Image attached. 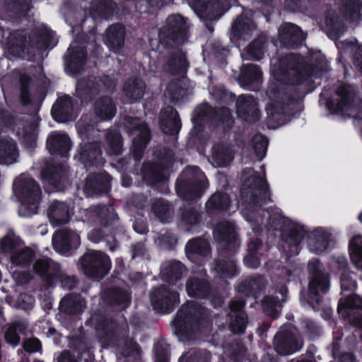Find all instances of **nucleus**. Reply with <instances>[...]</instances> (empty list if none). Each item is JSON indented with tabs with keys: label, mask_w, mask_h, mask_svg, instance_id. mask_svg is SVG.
I'll return each mask as SVG.
<instances>
[{
	"label": "nucleus",
	"mask_w": 362,
	"mask_h": 362,
	"mask_svg": "<svg viewBox=\"0 0 362 362\" xmlns=\"http://www.w3.org/2000/svg\"><path fill=\"white\" fill-rule=\"evenodd\" d=\"M37 125L31 123L28 128L23 129L22 132H18L23 142L28 144L30 147H33L35 141V136L37 132Z\"/></svg>",
	"instance_id": "bf43d9fd"
},
{
	"label": "nucleus",
	"mask_w": 362,
	"mask_h": 362,
	"mask_svg": "<svg viewBox=\"0 0 362 362\" xmlns=\"http://www.w3.org/2000/svg\"><path fill=\"white\" fill-rule=\"evenodd\" d=\"M309 273L312 275L308 291H303L300 295L302 305L306 303L314 310L320 309L322 296L329 289L328 276L322 270V264L318 259L310 260L308 264Z\"/></svg>",
	"instance_id": "39448f33"
},
{
	"label": "nucleus",
	"mask_w": 362,
	"mask_h": 362,
	"mask_svg": "<svg viewBox=\"0 0 362 362\" xmlns=\"http://www.w3.org/2000/svg\"><path fill=\"white\" fill-rule=\"evenodd\" d=\"M216 271L221 278H230L238 274L236 264L233 259L223 260L218 263Z\"/></svg>",
	"instance_id": "603ef678"
},
{
	"label": "nucleus",
	"mask_w": 362,
	"mask_h": 362,
	"mask_svg": "<svg viewBox=\"0 0 362 362\" xmlns=\"http://www.w3.org/2000/svg\"><path fill=\"white\" fill-rule=\"evenodd\" d=\"M124 125L132 139L134 156L139 160L141 152L150 139V132L146 124L137 118L127 117Z\"/></svg>",
	"instance_id": "6e6552de"
},
{
	"label": "nucleus",
	"mask_w": 362,
	"mask_h": 362,
	"mask_svg": "<svg viewBox=\"0 0 362 362\" xmlns=\"http://www.w3.org/2000/svg\"><path fill=\"white\" fill-rule=\"evenodd\" d=\"M305 37L299 27L292 23H284L279 29V40L283 46L296 48L301 44Z\"/></svg>",
	"instance_id": "f3484780"
},
{
	"label": "nucleus",
	"mask_w": 362,
	"mask_h": 362,
	"mask_svg": "<svg viewBox=\"0 0 362 362\" xmlns=\"http://www.w3.org/2000/svg\"><path fill=\"white\" fill-rule=\"evenodd\" d=\"M71 143L67 134L59 132H52L47 140V147L52 154L66 156L71 149Z\"/></svg>",
	"instance_id": "412c9836"
},
{
	"label": "nucleus",
	"mask_w": 362,
	"mask_h": 362,
	"mask_svg": "<svg viewBox=\"0 0 362 362\" xmlns=\"http://www.w3.org/2000/svg\"><path fill=\"white\" fill-rule=\"evenodd\" d=\"M353 308L362 310V298L357 295H349L346 300H340L338 305V312L342 316L346 317L349 315V310ZM350 322L355 326L362 328V316L350 320Z\"/></svg>",
	"instance_id": "7c9ffc66"
},
{
	"label": "nucleus",
	"mask_w": 362,
	"mask_h": 362,
	"mask_svg": "<svg viewBox=\"0 0 362 362\" xmlns=\"http://www.w3.org/2000/svg\"><path fill=\"white\" fill-rule=\"evenodd\" d=\"M116 86V79L115 77L106 76L101 80V83L97 82L95 85L94 81H80L76 84V92L78 96H82L83 93L94 94L98 91L107 90L113 91Z\"/></svg>",
	"instance_id": "a211bd4d"
},
{
	"label": "nucleus",
	"mask_w": 362,
	"mask_h": 362,
	"mask_svg": "<svg viewBox=\"0 0 362 362\" xmlns=\"http://www.w3.org/2000/svg\"><path fill=\"white\" fill-rule=\"evenodd\" d=\"M51 112L53 118L59 122L70 119L72 114L71 98L68 95L59 98L53 105Z\"/></svg>",
	"instance_id": "473e14b6"
},
{
	"label": "nucleus",
	"mask_w": 362,
	"mask_h": 362,
	"mask_svg": "<svg viewBox=\"0 0 362 362\" xmlns=\"http://www.w3.org/2000/svg\"><path fill=\"white\" fill-rule=\"evenodd\" d=\"M205 272H201L198 275H194L189 279L186 284V291L189 296L192 297L204 298L209 292V285L204 278Z\"/></svg>",
	"instance_id": "2f4dec72"
},
{
	"label": "nucleus",
	"mask_w": 362,
	"mask_h": 362,
	"mask_svg": "<svg viewBox=\"0 0 362 362\" xmlns=\"http://www.w3.org/2000/svg\"><path fill=\"white\" fill-rule=\"evenodd\" d=\"M112 8V0H94L89 8V14L94 19L106 18Z\"/></svg>",
	"instance_id": "a18cd8bd"
},
{
	"label": "nucleus",
	"mask_w": 362,
	"mask_h": 362,
	"mask_svg": "<svg viewBox=\"0 0 362 362\" xmlns=\"http://www.w3.org/2000/svg\"><path fill=\"white\" fill-rule=\"evenodd\" d=\"M85 307L84 300L76 294H71L64 297L59 304L61 310L70 315H74L83 311Z\"/></svg>",
	"instance_id": "ea45409f"
},
{
	"label": "nucleus",
	"mask_w": 362,
	"mask_h": 362,
	"mask_svg": "<svg viewBox=\"0 0 362 362\" xmlns=\"http://www.w3.org/2000/svg\"><path fill=\"white\" fill-rule=\"evenodd\" d=\"M78 133L81 134L83 143L81 144L79 151V160L87 165V163L90 161V163H94L95 159L100 155V149L98 143H90L86 144V132L87 129H83L78 123L77 124Z\"/></svg>",
	"instance_id": "bb28decb"
},
{
	"label": "nucleus",
	"mask_w": 362,
	"mask_h": 362,
	"mask_svg": "<svg viewBox=\"0 0 362 362\" xmlns=\"http://www.w3.org/2000/svg\"><path fill=\"white\" fill-rule=\"evenodd\" d=\"M341 293L344 294L346 291H353L356 288V282L349 274L344 273L341 277Z\"/></svg>",
	"instance_id": "69168bd1"
},
{
	"label": "nucleus",
	"mask_w": 362,
	"mask_h": 362,
	"mask_svg": "<svg viewBox=\"0 0 362 362\" xmlns=\"http://www.w3.org/2000/svg\"><path fill=\"white\" fill-rule=\"evenodd\" d=\"M276 351L282 356L290 355L301 349L303 343L300 337L291 329H281L274 339Z\"/></svg>",
	"instance_id": "9b49d317"
},
{
	"label": "nucleus",
	"mask_w": 362,
	"mask_h": 362,
	"mask_svg": "<svg viewBox=\"0 0 362 362\" xmlns=\"http://www.w3.org/2000/svg\"><path fill=\"white\" fill-rule=\"evenodd\" d=\"M262 169L263 170L262 175H257L251 168H245L243 171L241 189L243 201L240 204L243 216L247 222L251 223V227L255 233L259 232V229L255 228V225L264 224L265 218L269 221L266 226L269 225V227L273 228L276 226V222H278L281 224V230H283L282 221L284 218H288V217L281 216L280 214H278V217H276V215L273 217L268 210L263 211L257 206L259 204V206H262L270 201L268 184L264 178V167H262Z\"/></svg>",
	"instance_id": "f257e3e1"
},
{
	"label": "nucleus",
	"mask_w": 362,
	"mask_h": 362,
	"mask_svg": "<svg viewBox=\"0 0 362 362\" xmlns=\"http://www.w3.org/2000/svg\"><path fill=\"white\" fill-rule=\"evenodd\" d=\"M237 114L249 122H255L259 118L257 103L250 95H244L237 102Z\"/></svg>",
	"instance_id": "5701e85b"
},
{
	"label": "nucleus",
	"mask_w": 362,
	"mask_h": 362,
	"mask_svg": "<svg viewBox=\"0 0 362 362\" xmlns=\"http://www.w3.org/2000/svg\"><path fill=\"white\" fill-rule=\"evenodd\" d=\"M202 314V312L201 309H197V305L193 301L188 302L186 305H183L177 313L175 323L177 326L181 327L185 323L190 322L194 318L197 317V315Z\"/></svg>",
	"instance_id": "37998d69"
},
{
	"label": "nucleus",
	"mask_w": 362,
	"mask_h": 362,
	"mask_svg": "<svg viewBox=\"0 0 362 362\" xmlns=\"http://www.w3.org/2000/svg\"><path fill=\"white\" fill-rule=\"evenodd\" d=\"M282 223V249L286 255H298L305 235H308L307 245L310 252L322 254L329 249L333 240L331 229L317 227L309 231L303 223L291 218H284Z\"/></svg>",
	"instance_id": "7ed1b4c3"
},
{
	"label": "nucleus",
	"mask_w": 362,
	"mask_h": 362,
	"mask_svg": "<svg viewBox=\"0 0 362 362\" xmlns=\"http://www.w3.org/2000/svg\"><path fill=\"white\" fill-rule=\"evenodd\" d=\"M35 257L34 251L28 247H21L10 256L12 276L18 284H24L29 281L33 276L28 272H20L15 268H26L30 266Z\"/></svg>",
	"instance_id": "1a4fd4ad"
},
{
	"label": "nucleus",
	"mask_w": 362,
	"mask_h": 362,
	"mask_svg": "<svg viewBox=\"0 0 362 362\" xmlns=\"http://www.w3.org/2000/svg\"><path fill=\"white\" fill-rule=\"evenodd\" d=\"M244 304L240 301L232 302L230 304V327L236 334L245 332L247 324V316L243 311Z\"/></svg>",
	"instance_id": "a878e982"
},
{
	"label": "nucleus",
	"mask_w": 362,
	"mask_h": 362,
	"mask_svg": "<svg viewBox=\"0 0 362 362\" xmlns=\"http://www.w3.org/2000/svg\"><path fill=\"white\" fill-rule=\"evenodd\" d=\"M361 4L358 0H341L340 12L351 21H356L359 18Z\"/></svg>",
	"instance_id": "de8ad7c7"
},
{
	"label": "nucleus",
	"mask_w": 362,
	"mask_h": 362,
	"mask_svg": "<svg viewBox=\"0 0 362 362\" xmlns=\"http://www.w3.org/2000/svg\"><path fill=\"white\" fill-rule=\"evenodd\" d=\"M57 279L63 288L66 289H72L76 284V281L74 277L68 276L64 274H62L59 269V272L57 276H54L53 280Z\"/></svg>",
	"instance_id": "338daca9"
},
{
	"label": "nucleus",
	"mask_w": 362,
	"mask_h": 362,
	"mask_svg": "<svg viewBox=\"0 0 362 362\" xmlns=\"http://www.w3.org/2000/svg\"><path fill=\"white\" fill-rule=\"evenodd\" d=\"M252 143L256 154V159L257 160H262L266 155L268 141L267 138L262 134H258L253 136Z\"/></svg>",
	"instance_id": "6e6d98bb"
},
{
	"label": "nucleus",
	"mask_w": 362,
	"mask_h": 362,
	"mask_svg": "<svg viewBox=\"0 0 362 362\" xmlns=\"http://www.w3.org/2000/svg\"><path fill=\"white\" fill-rule=\"evenodd\" d=\"M215 240L228 250L235 251L240 246L235 227L232 222L221 221L214 229Z\"/></svg>",
	"instance_id": "ddd939ff"
},
{
	"label": "nucleus",
	"mask_w": 362,
	"mask_h": 362,
	"mask_svg": "<svg viewBox=\"0 0 362 362\" xmlns=\"http://www.w3.org/2000/svg\"><path fill=\"white\" fill-rule=\"evenodd\" d=\"M14 196L21 203L18 214L30 217L37 213L40 199V188L28 175L22 174L15 179L13 187Z\"/></svg>",
	"instance_id": "20e7f679"
},
{
	"label": "nucleus",
	"mask_w": 362,
	"mask_h": 362,
	"mask_svg": "<svg viewBox=\"0 0 362 362\" xmlns=\"http://www.w3.org/2000/svg\"><path fill=\"white\" fill-rule=\"evenodd\" d=\"M256 30L254 22L245 15L238 18L233 23L231 28L233 39L237 40H247Z\"/></svg>",
	"instance_id": "b1692460"
},
{
	"label": "nucleus",
	"mask_w": 362,
	"mask_h": 362,
	"mask_svg": "<svg viewBox=\"0 0 362 362\" xmlns=\"http://www.w3.org/2000/svg\"><path fill=\"white\" fill-rule=\"evenodd\" d=\"M107 140L109 143L112 153L119 155L122 151V139L117 131H110L107 135Z\"/></svg>",
	"instance_id": "4d7b16f0"
},
{
	"label": "nucleus",
	"mask_w": 362,
	"mask_h": 362,
	"mask_svg": "<svg viewBox=\"0 0 362 362\" xmlns=\"http://www.w3.org/2000/svg\"><path fill=\"white\" fill-rule=\"evenodd\" d=\"M85 43V42L74 40L70 45L64 56L65 70L67 74L74 75L79 73L86 64Z\"/></svg>",
	"instance_id": "f8f14e48"
},
{
	"label": "nucleus",
	"mask_w": 362,
	"mask_h": 362,
	"mask_svg": "<svg viewBox=\"0 0 362 362\" xmlns=\"http://www.w3.org/2000/svg\"><path fill=\"white\" fill-rule=\"evenodd\" d=\"M298 273V270L296 267L289 265L288 267L282 269L279 275L282 281L288 282L294 280Z\"/></svg>",
	"instance_id": "774afa93"
},
{
	"label": "nucleus",
	"mask_w": 362,
	"mask_h": 362,
	"mask_svg": "<svg viewBox=\"0 0 362 362\" xmlns=\"http://www.w3.org/2000/svg\"><path fill=\"white\" fill-rule=\"evenodd\" d=\"M25 327V325L21 322H13L8 328L5 333V339L8 344L12 346H16L20 342L18 332H22Z\"/></svg>",
	"instance_id": "5fc2aeb1"
},
{
	"label": "nucleus",
	"mask_w": 362,
	"mask_h": 362,
	"mask_svg": "<svg viewBox=\"0 0 362 362\" xmlns=\"http://www.w3.org/2000/svg\"><path fill=\"white\" fill-rule=\"evenodd\" d=\"M81 221L88 224L108 225L109 219L113 218L114 212L111 207L107 206H93L88 209L80 211Z\"/></svg>",
	"instance_id": "dca6fc26"
},
{
	"label": "nucleus",
	"mask_w": 362,
	"mask_h": 362,
	"mask_svg": "<svg viewBox=\"0 0 362 362\" xmlns=\"http://www.w3.org/2000/svg\"><path fill=\"white\" fill-rule=\"evenodd\" d=\"M168 346L164 341L158 342L154 347L156 362H168Z\"/></svg>",
	"instance_id": "e2e57ef3"
},
{
	"label": "nucleus",
	"mask_w": 362,
	"mask_h": 362,
	"mask_svg": "<svg viewBox=\"0 0 362 362\" xmlns=\"http://www.w3.org/2000/svg\"><path fill=\"white\" fill-rule=\"evenodd\" d=\"M84 274L91 277H103L110 269L111 262L107 255L100 251H90L80 260Z\"/></svg>",
	"instance_id": "0eeeda50"
},
{
	"label": "nucleus",
	"mask_w": 362,
	"mask_h": 362,
	"mask_svg": "<svg viewBox=\"0 0 362 362\" xmlns=\"http://www.w3.org/2000/svg\"><path fill=\"white\" fill-rule=\"evenodd\" d=\"M33 271L47 281L53 283L54 276L59 272V266L57 263L48 258H42L35 261L33 267Z\"/></svg>",
	"instance_id": "c756f323"
},
{
	"label": "nucleus",
	"mask_w": 362,
	"mask_h": 362,
	"mask_svg": "<svg viewBox=\"0 0 362 362\" xmlns=\"http://www.w3.org/2000/svg\"><path fill=\"white\" fill-rule=\"evenodd\" d=\"M206 4L204 12L211 18L219 14L220 4L218 0H203Z\"/></svg>",
	"instance_id": "0e129e2a"
},
{
	"label": "nucleus",
	"mask_w": 362,
	"mask_h": 362,
	"mask_svg": "<svg viewBox=\"0 0 362 362\" xmlns=\"http://www.w3.org/2000/svg\"><path fill=\"white\" fill-rule=\"evenodd\" d=\"M19 151L16 141L11 138L0 139V164L11 165L18 161Z\"/></svg>",
	"instance_id": "c85d7f7f"
},
{
	"label": "nucleus",
	"mask_w": 362,
	"mask_h": 362,
	"mask_svg": "<svg viewBox=\"0 0 362 362\" xmlns=\"http://www.w3.org/2000/svg\"><path fill=\"white\" fill-rule=\"evenodd\" d=\"M151 301L154 309L160 313H169L173 305L179 301L177 292L160 287L155 289L151 294Z\"/></svg>",
	"instance_id": "4468645a"
},
{
	"label": "nucleus",
	"mask_w": 362,
	"mask_h": 362,
	"mask_svg": "<svg viewBox=\"0 0 362 362\" xmlns=\"http://www.w3.org/2000/svg\"><path fill=\"white\" fill-rule=\"evenodd\" d=\"M234 152L230 146L218 143L213 146L210 158L211 163L216 168L228 166L233 160Z\"/></svg>",
	"instance_id": "4be33fe9"
},
{
	"label": "nucleus",
	"mask_w": 362,
	"mask_h": 362,
	"mask_svg": "<svg viewBox=\"0 0 362 362\" xmlns=\"http://www.w3.org/2000/svg\"><path fill=\"white\" fill-rule=\"evenodd\" d=\"M264 249L258 238L250 240L247 245V255L244 263L249 268H257L259 265V256L262 255Z\"/></svg>",
	"instance_id": "79ce46f5"
},
{
	"label": "nucleus",
	"mask_w": 362,
	"mask_h": 362,
	"mask_svg": "<svg viewBox=\"0 0 362 362\" xmlns=\"http://www.w3.org/2000/svg\"><path fill=\"white\" fill-rule=\"evenodd\" d=\"M160 125L165 134H175L181 128V122L177 112L172 107H166L160 111Z\"/></svg>",
	"instance_id": "6ab92c4d"
},
{
	"label": "nucleus",
	"mask_w": 362,
	"mask_h": 362,
	"mask_svg": "<svg viewBox=\"0 0 362 362\" xmlns=\"http://www.w3.org/2000/svg\"><path fill=\"white\" fill-rule=\"evenodd\" d=\"M187 67L188 63L185 54L181 50H177L173 53L163 69L165 71L169 72L170 74H177L182 76L185 74Z\"/></svg>",
	"instance_id": "e433bc0d"
},
{
	"label": "nucleus",
	"mask_w": 362,
	"mask_h": 362,
	"mask_svg": "<svg viewBox=\"0 0 362 362\" xmlns=\"http://www.w3.org/2000/svg\"><path fill=\"white\" fill-rule=\"evenodd\" d=\"M146 90L144 81L138 77H131L126 80L123 86L125 96L132 100L142 98Z\"/></svg>",
	"instance_id": "c9c22d12"
},
{
	"label": "nucleus",
	"mask_w": 362,
	"mask_h": 362,
	"mask_svg": "<svg viewBox=\"0 0 362 362\" xmlns=\"http://www.w3.org/2000/svg\"><path fill=\"white\" fill-rule=\"evenodd\" d=\"M65 169L64 165H60L59 168H56L54 171H51L49 173L43 171L42 173V178L45 183L53 185L54 188H58V182L61 179L59 173Z\"/></svg>",
	"instance_id": "680f3d73"
},
{
	"label": "nucleus",
	"mask_w": 362,
	"mask_h": 362,
	"mask_svg": "<svg viewBox=\"0 0 362 362\" xmlns=\"http://www.w3.org/2000/svg\"><path fill=\"white\" fill-rule=\"evenodd\" d=\"M209 110L210 107L208 105H204L194 111L192 119L194 129H198L204 122L208 121L209 117L207 112Z\"/></svg>",
	"instance_id": "13d9d810"
},
{
	"label": "nucleus",
	"mask_w": 362,
	"mask_h": 362,
	"mask_svg": "<svg viewBox=\"0 0 362 362\" xmlns=\"http://www.w3.org/2000/svg\"><path fill=\"white\" fill-rule=\"evenodd\" d=\"M206 209L212 213L214 210H225L230 209L228 196L225 193H215L206 204Z\"/></svg>",
	"instance_id": "09e8293b"
},
{
	"label": "nucleus",
	"mask_w": 362,
	"mask_h": 362,
	"mask_svg": "<svg viewBox=\"0 0 362 362\" xmlns=\"http://www.w3.org/2000/svg\"><path fill=\"white\" fill-rule=\"evenodd\" d=\"M153 210L161 222L166 223L168 221L171 214L168 205L159 201L153 204Z\"/></svg>",
	"instance_id": "052dcab7"
},
{
	"label": "nucleus",
	"mask_w": 362,
	"mask_h": 362,
	"mask_svg": "<svg viewBox=\"0 0 362 362\" xmlns=\"http://www.w3.org/2000/svg\"><path fill=\"white\" fill-rule=\"evenodd\" d=\"M21 240L13 234H7L1 238L0 248L3 252L13 254L22 247Z\"/></svg>",
	"instance_id": "3c124183"
},
{
	"label": "nucleus",
	"mask_w": 362,
	"mask_h": 362,
	"mask_svg": "<svg viewBox=\"0 0 362 362\" xmlns=\"http://www.w3.org/2000/svg\"><path fill=\"white\" fill-rule=\"evenodd\" d=\"M72 214L70 207L61 202H52L47 209L49 222L54 227L68 223Z\"/></svg>",
	"instance_id": "aec40b11"
},
{
	"label": "nucleus",
	"mask_w": 362,
	"mask_h": 362,
	"mask_svg": "<svg viewBox=\"0 0 362 362\" xmlns=\"http://www.w3.org/2000/svg\"><path fill=\"white\" fill-rule=\"evenodd\" d=\"M110 177L108 175L90 176L86 180L85 190L88 196L105 192L110 188Z\"/></svg>",
	"instance_id": "f704fd0d"
},
{
	"label": "nucleus",
	"mask_w": 362,
	"mask_h": 362,
	"mask_svg": "<svg viewBox=\"0 0 362 362\" xmlns=\"http://www.w3.org/2000/svg\"><path fill=\"white\" fill-rule=\"evenodd\" d=\"M187 175L194 174L195 180L193 186L187 189V192L184 195L185 199H192L201 197L204 190L208 187V181L204 173L199 168L190 167L185 171Z\"/></svg>",
	"instance_id": "cd10ccee"
},
{
	"label": "nucleus",
	"mask_w": 362,
	"mask_h": 362,
	"mask_svg": "<svg viewBox=\"0 0 362 362\" xmlns=\"http://www.w3.org/2000/svg\"><path fill=\"white\" fill-rule=\"evenodd\" d=\"M189 24L186 18L180 15H172L167 18L166 25L159 33L161 42L172 45L185 42L188 38Z\"/></svg>",
	"instance_id": "423d86ee"
},
{
	"label": "nucleus",
	"mask_w": 362,
	"mask_h": 362,
	"mask_svg": "<svg viewBox=\"0 0 362 362\" xmlns=\"http://www.w3.org/2000/svg\"><path fill=\"white\" fill-rule=\"evenodd\" d=\"M52 244L55 250L63 255H67L72 249H76L81 244L79 235L71 230H62L56 233L52 238Z\"/></svg>",
	"instance_id": "2eb2a0df"
},
{
	"label": "nucleus",
	"mask_w": 362,
	"mask_h": 362,
	"mask_svg": "<svg viewBox=\"0 0 362 362\" xmlns=\"http://www.w3.org/2000/svg\"><path fill=\"white\" fill-rule=\"evenodd\" d=\"M103 297L105 298V301L112 304L124 305V306H126L130 300L129 293L122 290H111L107 294L104 293Z\"/></svg>",
	"instance_id": "864d4df0"
},
{
	"label": "nucleus",
	"mask_w": 362,
	"mask_h": 362,
	"mask_svg": "<svg viewBox=\"0 0 362 362\" xmlns=\"http://www.w3.org/2000/svg\"><path fill=\"white\" fill-rule=\"evenodd\" d=\"M185 250L190 259L197 258L196 256L205 258L209 254L210 247L207 241L196 238L188 241L185 246Z\"/></svg>",
	"instance_id": "a19ab883"
},
{
	"label": "nucleus",
	"mask_w": 362,
	"mask_h": 362,
	"mask_svg": "<svg viewBox=\"0 0 362 362\" xmlns=\"http://www.w3.org/2000/svg\"><path fill=\"white\" fill-rule=\"evenodd\" d=\"M287 292V288L285 286H281L275 297H266L262 302L264 313L273 317H276L280 311L281 304L286 300Z\"/></svg>",
	"instance_id": "72a5a7b5"
},
{
	"label": "nucleus",
	"mask_w": 362,
	"mask_h": 362,
	"mask_svg": "<svg viewBox=\"0 0 362 362\" xmlns=\"http://www.w3.org/2000/svg\"><path fill=\"white\" fill-rule=\"evenodd\" d=\"M354 91L351 86H339L337 90V98L327 103V109L334 114L350 116L353 110Z\"/></svg>",
	"instance_id": "9d476101"
},
{
	"label": "nucleus",
	"mask_w": 362,
	"mask_h": 362,
	"mask_svg": "<svg viewBox=\"0 0 362 362\" xmlns=\"http://www.w3.org/2000/svg\"><path fill=\"white\" fill-rule=\"evenodd\" d=\"M124 27L122 25H112L106 30L105 43L112 52L119 53L124 43Z\"/></svg>",
	"instance_id": "393cba45"
},
{
	"label": "nucleus",
	"mask_w": 362,
	"mask_h": 362,
	"mask_svg": "<svg viewBox=\"0 0 362 362\" xmlns=\"http://www.w3.org/2000/svg\"><path fill=\"white\" fill-rule=\"evenodd\" d=\"M262 76L259 68L255 64H245L241 69L240 83L245 88L250 89L249 86L255 81H258Z\"/></svg>",
	"instance_id": "49530a36"
},
{
	"label": "nucleus",
	"mask_w": 362,
	"mask_h": 362,
	"mask_svg": "<svg viewBox=\"0 0 362 362\" xmlns=\"http://www.w3.org/2000/svg\"><path fill=\"white\" fill-rule=\"evenodd\" d=\"M271 74L276 82H271L267 95L268 103L266 112L273 121L280 122L284 105L289 98L283 83H298L305 75H309L303 59L295 54H289L282 59L278 64L272 62Z\"/></svg>",
	"instance_id": "f03ea898"
},
{
	"label": "nucleus",
	"mask_w": 362,
	"mask_h": 362,
	"mask_svg": "<svg viewBox=\"0 0 362 362\" xmlns=\"http://www.w3.org/2000/svg\"><path fill=\"white\" fill-rule=\"evenodd\" d=\"M264 38L259 37L253 41L246 49L245 54H242L245 59H259L264 53Z\"/></svg>",
	"instance_id": "8fccbe9b"
},
{
	"label": "nucleus",
	"mask_w": 362,
	"mask_h": 362,
	"mask_svg": "<svg viewBox=\"0 0 362 362\" xmlns=\"http://www.w3.org/2000/svg\"><path fill=\"white\" fill-rule=\"evenodd\" d=\"M185 271L181 262L172 261L162 265L161 275L165 281L173 285L182 278Z\"/></svg>",
	"instance_id": "4c0bfd02"
},
{
	"label": "nucleus",
	"mask_w": 362,
	"mask_h": 362,
	"mask_svg": "<svg viewBox=\"0 0 362 362\" xmlns=\"http://www.w3.org/2000/svg\"><path fill=\"white\" fill-rule=\"evenodd\" d=\"M349 251L353 264L358 269L362 270V235H357L351 238Z\"/></svg>",
	"instance_id": "c03bdc74"
},
{
	"label": "nucleus",
	"mask_w": 362,
	"mask_h": 362,
	"mask_svg": "<svg viewBox=\"0 0 362 362\" xmlns=\"http://www.w3.org/2000/svg\"><path fill=\"white\" fill-rule=\"evenodd\" d=\"M94 111L98 117L103 120L112 119L116 114V107L110 98L101 97L95 103Z\"/></svg>",
	"instance_id": "58836bf2"
}]
</instances>
